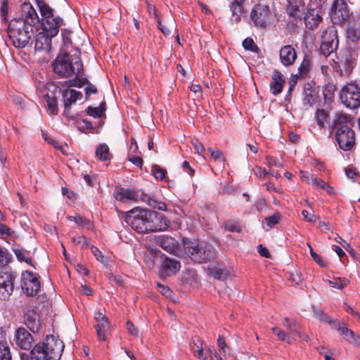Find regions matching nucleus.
Returning a JSON list of instances; mask_svg holds the SVG:
<instances>
[{
  "instance_id": "1",
  "label": "nucleus",
  "mask_w": 360,
  "mask_h": 360,
  "mask_svg": "<svg viewBox=\"0 0 360 360\" xmlns=\"http://www.w3.org/2000/svg\"><path fill=\"white\" fill-rule=\"evenodd\" d=\"M39 23V18L32 4H22L20 17L11 20L8 27V36L13 45L22 49L32 43Z\"/></svg>"
},
{
  "instance_id": "2",
  "label": "nucleus",
  "mask_w": 360,
  "mask_h": 360,
  "mask_svg": "<svg viewBox=\"0 0 360 360\" xmlns=\"http://www.w3.org/2000/svg\"><path fill=\"white\" fill-rule=\"evenodd\" d=\"M126 222L140 233L164 231L168 226V221L163 214L139 208H134L128 212Z\"/></svg>"
},
{
  "instance_id": "3",
  "label": "nucleus",
  "mask_w": 360,
  "mask_h": 360,
  "mask_svg": "<svg viewBox=\"0 0 360 360\" xmlns=\"http://www.w3.org/2000/svg\"><path fill=\"white\" fill-rule=\"evenodd\" d=\"M64 345L53 335H47L42 342L38 343L30 353H22L20 360H59Z\"/></svg>"
},
{
  "instance_id": "4",
  "label": "nucleus",
  "mask_w": 360,
  "mask_h": 360,
  "mask_svg": "<svg viewBox=\"0 0 360 360\" xmlns=\"http://www.w3.org/2000/svg\"><path fill=\"white\" fill-rule=\"evenodd\" d=\"M332 127L335 131V140L339 148L344 151L352 150L355 147V133L350 127L349 117L345 113H336Z\"/></svg>"
},
{
  "instance_id": "5",
  "label": "nucleus",
  "mask_w": 360,
  "mask_h": 360,
  "mask_svg": "<svg viewBox=\"0 0 360 360\" xmlns=\"http://www.w3.org/2000/svg\"><path fill=\"white\" fill-rule=\"evenodd\" d=\"M54 72L61 77L79 75L83 70L81 58L77 54H59L53 63Z\"/></svg>"
},
{
  "instance_id": "6",
  "label": "nucleus",
  "mask_w": 360,
  "mask_h": 360,
  "mask_svg": "<svg viewBox=\"0 0 360 360\" xmlns=\"http://www.w3.org/2000/svg\"><path fill=\"white\" fill-rule=\"evenodd\" d=\"M40 13L41 14V27L51 37H56L60 27L64 25L63 20L53 15V10L43 1L38 2Z\"/></svg>"
},
{
  "instance_id": "7",
  "label": "nucleus",
  "mask_w": 360,
  "mask_h": 360,
  "mask_svg": "<svg viewBox=\"0 0 360 360\" xmlns=\"http://www.w3.org/2000/svg\"><path fill=\"white\" fill-rule=\"evenodd\" d=\"M184 247L188 256L198 263L210 262L215 257V249L211 245L196 244L184 240Z\"/></svg>"
},
{
  "instance_id": "8",
  "label": "nucleus",
  "mask_w": 360,
  "mask_h": 360,
  "mask_svg": "<svg viewBox=\"0 0 360 360\" xmlns=\"http://www.w3.org/2000/svg\"><path fill=\"white\" fill-rule=\"evenodd\" d=\"M336 60L331 58L329 64L333 70L339 75H349L354 66V59L352 53L345 50L340 53L339 56L335 55Z\"/></svg>"
},
{
  "instance_id": "9",
  "label": "nucleus",
  "mask_w": 360,
  "mask_h": 360,
  "mask_svg": "<svg viewBox=\"0 0 360 360\" xmlns=\"http://www.w3.org/2000/svg\"><path fill=\"white\" fill-rule=\"evenodd\" d=\"M341 102L348 108L356 109L360 106V86L356 82L347 83L341 90Z\"/></svg>"
},
{
  "instance_id": "10",
  "label": "nucleus",
  "mask_w": 360,
  "mask_h": 360,
  "mask_svg": "<svg viewBox=\"0 0 360 360\" xmlns=\"http://www.w3.org/2000/svg\"><path fill=\"white\" fill-rule=\"evenodd\" d=\"M338 46V31L335 26L331 25L323 32L320 53L327 57L333 53Z\"/></svg>"
},
{
  "instance_id": "11",
  "label": "nucleus",
  "mask_w": 360,
  "mask_h": 360,
  "mask_svg": "<svg viewBox=\"0 0 360 360\" xmlns=\"http://www.w3.org/2000/svg\"><path fill=\"white\" fill-rule=\"evenodd\" d=\"M282 326L287 329V332L279 327H274L271 328L273 333L277 336L278 340L291 344L292 342V337L293 335H297L298 337H302L301 331L299 329L300 326L295 320L285 317L283 319Z\"/></svg>"
},
{
  "instance_id": "12",
  "label": "nucleus",
  "mask_w": 360,
  "mask_h": 360,
  "mask_svg": "<svg viewBox=\"0 0 360 360\" xmlns=\"http://www.w3.org/2000/svg\"><path fill=\"white\" fill-rule=\"evenodd\" d=\"M271 11L268 6L264 4H256L250 13V18L255 26L265 27L271 18Z\"/></svg>"
},
{
  "instance_id": "13",
  "label": "nucleus",
  "mask_w": 360,
  "mask_h": 360,
  "mask_svg": "<svg viewBox=\"0 0 360 360\" xmlns=\"http://www.w3.org/2000/svg\"><path fill=\"white\" fill-rule=\"evenodd\" d=\"M21 288L27 296L36 295L40 289L38 278L31 271H24L21 275Z\"/></svg>"
},
{
  "instance_id": "14",
  "label": "nucleus",
  "mask_w": 360,
  "mask_h": 360,
  "mask_svg": "<svg viewBox=\"0 0 360 360\" xmlns=\"http://www.w3.org/2000/svg\"><path fill=\"white\" fill-rule=\"evenodd\" d=\"M350 15L349 10L345 0H335L332 6L330 18L334 24L344 23Z\"/></svg>"
},
{
  "instance_id": "15",
  "label": "nucleus",
  "mask_w": 360,
  "mask_h": 360,
  "mask_svg": "<svg viewBox=\"0 0 360 360\" xmlns=\"http://www.w3.org/2000/svg\"><path fill=\"white\" fill-rule=\"evenodd\" d=\"M15 276L11 271L0 272V299L8 300L13 292Z\"/></svg>"
},
{
  "instance_id": "16",
  "label": "nucleus",
  "mask_w": 360,
  "mask_h": 360,
  "mask_svg": "<svg viewBox=\"0 0 360 360\" xmlns=\"http://www.w3.org/2000/svg\"><path fill=\"white\" fill-rule=\"evenodd\" d=\"M14 341L18 347L28 350L32 345L34 338L25 328L20 327L15 332Z\"/></svg>"
},
{
  "instance_id": "17",
  "label": "nucleus",
  "mask_w": 360,
  "mask_h": 360,
  "mask_svg": "<svg viewBox=\"0 0 360 360\" xmlns=\"http://www.w3.org/2000/svg\"><path fill=\"white\" fill-rule=\"evenodd\" d=\"M23 323L33 333L38 332L41 328L39 314L35 309L30 307L25 309Z\"/></svg>"
},
{
  "instance_id": "18",
  "label": "nucleus",
  "mask_w": 360,
  "mask_h": 360,
  "mask_svg": "<svg viewBox=\"0 0 360 360\" xmlns=\"http://www.w3.org/2000/svg\"><path fill=\"white\" fill-rule=\"evenodd\" d=\"M62 96L65 108L64 115L69 117L71 105L75 103L77 100H80L82 98V94L80 91L68 88L62 91Z\"/></svg>"
},
{
  "instance_id": "19",
  "label": "nucleus",
  "mask_w": 360,
  "mask_h": 360,
  "mask_svg": "<svg viewBox=\"0 0 360 360\" xmlns=\"http://www.w3.org/2000/svg\"><path fill=\"white\" fill-rule=\"evenodd\" d=\"M181 268L180 262L174 258L165 256L160 266V275L162 276H171L176 274Z\"/></svg>"
},
{
  "instance_id": "20",
  "label": "nucleus",
  "mask_w": 360,
  "mask_h": 360,
  "mask_svg": "<svg viewBox=\"0 0 360 360\" xmlns=\"http://www.w3.org/2000/svg\"><path fill=\"white\" fill-rule=\"evenodd\" d=\"M279 56L281 62L284 66H290L296 60L297 52L291 45H285L281 49Z\"/></svg>"
},
{
  "instance_id": "21",
  "label": "nucleus",
  "mask_w": 360,
  "mask_h": 360,
  "mask_svg": "<svg viewBox=\"0 0 360 360\" xmlns=\"http://www.w3.org/2000/svg\"><path fill=\"white\" fill-rule=\"evenodd\" d=\"M352 20L347 30V37L349 40L356 42L360 39V12L352 16Z\"/></svg>"
},
{
  "instance_id": "22",
  "label": "nucleus",
  "mask_w": 360,
  "mask_h": 360,
  "mask_svg": "<svg viewBox=\"0 0 360 360\" xmlns=\"http://www.w3.org/2000/svg\"><path fill=\"white\" fill-rule=\"evenodd\" d=\"M303 18L306 27L310 30L316 28L322 20L321 11L316 9H309Z\"/></svg>"
},
{
  "instance_id": "23",
  "label": "nucleus",
  "mask_w": 360,
  "mask_h": 360,
  "mask_svg": "<svg viewBox=\"0 0 360 360\" xmlns=\"http://www.w3.org/2000/svg\"><path fill=\"white\" fill-rule=\"evenodd\" d=\"M51 37L46 32L42 30L35 35L34 37V48L37 51H49L51 45Z\"/></svg>"
},
{
  "instance_id": "24",
  "label": "nucleus",
  "mask_w": 360,
  "mask_h": 360,
  "mask_svg": "<svg viewBox=\"0 0 360 360\" xmlns=\"http://www.w3.org/2000/svg\"><path fill=\"white\" fill-rule=\"evenodd\" d=\"M271 79L270 84L271 91L274 95H278L282 91L285 83L283 75L280 71L275 69L272 72Z\"/></svg>"
},
{
  "instance_id": "25",
  "label": "nucleus",
  "mask_w": 360,
  "mask_h": 360,
  "mask_svg": "<svg viewBox=\"0 0 360 360\" xmlns=\"http://www.w3.org/2000/svg\"><path fill=\"white\" fill-rule=\"evenodd\" d=\"M114 196L117 200L125 202L128 200H136L137 194L135 191L129 189L120 188L114 193Z\"/></svg>"
},
{
  "instance_id": "26",
  "label": "nucleus",
  "mask_w": 360,
  "mask_h": 360,
  "mask_svg": "<svg viewBox=\"0 0 360 360\" xmlns=\"http://www.w3.org/2000/svg\"><path fill=\"white\" fill-rule=\"evenodd\" d=\"M95 155L102 162L110 161L112 158V155L110 153L109 147L106 143H100L96 146Z\"/></svg>"
},
{
  "instance_id": "27",
  "label": "nucleus",
  "mask_w": 360,
  "mask_h": 360,
  "mask_svg": "<svg viewBox=\"0 0 360 360\" xmlns=\"http://www.w3.org/2000/svg\"><path fill=\"white\" fill-rule=\"evenodd\" d=\"M160 247L171 254H175L177 250V243L174 238L169 236H165L160 241Z\"/></svg>"
},
{
  "instance_id": "28",
  "label": "nucleus",
  "mask_w": 360,
  "mask_h": 360,
  "mask_svg": "<svg viewBox=\"0 0 360 360\" xmlns=\"http://www.w3.org/2000/svg\"><path fill=\"white\" fill-rule=\"evenodd\" d=\"M243 1H234L230 5V9L231 11V21L234 22H238L240 21V17L243 13V8L242 6Z\"/></svg>"
},
{
  "instance_id": "29",
  "label": "nucleus",
  "mask_w": 360,
  "mask_h": 360,
  "mask_svg": "<svg viewBox=\"0 0 360 360\" xmlns=\"http://www.w3.org/2000/svg\"><path fill=\"white\" fill-rule=\"evenodd\" d=\"M335 328L340 331V335L347 342L350 343H357L359 337L356 335L352 330L348 329L346 327H341L339 322H338L337 327Z\"/></svg>"
},
{
  "instance_id": "30",
  "label": "nucleus",
  "mask_w": 360,
  "mask_h": 360,
  "mask_svg": "<svg viewBox=\"0 0 360 360\" xmlns=\"http://www.w3.org/2000/svg\"><path fill=\"white\" fill-rule=\"evenodd\" d=\"M316 120L320 129H326L327 125H329V114L323 109H318L316 112Z\"/></svg>"
},
{
  "instance_id": "31",
  "label": "nucleus",
  "mask_w": 360,
  "mask_h": 360,
  "mask_svg": "<svg viewBox=\"0 0 360 360\" xmlns=\"http://www.w3.org/2000/svg\"><path fill=\"white\" fill-rule=\"evenodd\" d=\"M209 274L212 276L214 278L218 280H224L229 275V272L224 266L223 267H217L214 266L212 268H209L208 269Z\"/></svg>"
},
{
  "instance_id": "32",
  "label": "nucleus",
  "mask_w": 360,
  "mask_h": 360,
  "mask_svg": "<svg viewBox=\"0 0 360 360\" xmlns=\"http://www.w3.org/2000/svg\"><path fill=\"white\" fill-rule=\"evenodd\" d=\"M208 151L210 153L211 158L218 164L222 165L223 166L226 162V158L220 150L216 147H210Z\"/></svg>"
},
{
  "instance_id": "33",
  "label": "nucleus",
  "mask_w": 360,
  "mask_h": 360,
  "mask_svg": "<svg viewBox=\"0 0 360 360\" xmlns=\"http://www.w3.org/2000/svg\"><path fill=\"white\" fill-rule=\"evenodd\" d=\"M95 328L99 340H105L106 334L110 330V323L108 321L96 323Z\"/></svg>"
},
{
  "instance_id": "34",
  "label": "nucleus",
  "mask_w": 360,
  "mask_h": 360,
  "mask_svg": "<svg viewBox=\"0 0 360 360\" xmlns=\"http://www.w3.org/2000/svg\"><path fill=\"white\" fill-rule=\"evenodd\" d=\"M105 110V102H102L98 107L89 106L86 111L89 115L99 118L103 116Z\"/></svg>"
},
{
  "instance_id": "35",
  "label": "nucleus",
  "mask_w": 360,
  "mask_h": 360,
  "mask_svg": "<svg viewBox=\"0 0 360 360\" xmlns=\"http://www.w3.org/2000/svg\"><path fill=\"white\" fill-rule=\"evenodd\" d=\"M327 282L330 287L340 290L346 287L349 283L348 279L340 277H335L333 280H328Z\"/></svg>"
},
{
  "instance_id": "36",
  "label": "nucleus",
  "mask_w": 360,
  "mask_h": 360,
  "mask_svg": "<svg viewBox=\"0 0 360 360\" xmlns=\"http://www.w3.org/2000/svg\"><path fill=\"white\" fill-rule=\"evenodd\" d=\"M45 100L47 103L48 110L51 115H56L58 112L57 99L55 96H51L48 94L45 96Z\"/></svg>"
},
{
  "instance_id": "37",
  "label": "nucleus",
  "mask_w": 360,
  "mask_h": 360,
  "mask_svg": "<svg viewBox=\"0 0 360 360\" xmlns=\"http://www.w3.org/2000/svg\"><path fill=\"white\" fill-rule=\"evenodd\" d=\"M151 174L156 180L162 181L165 179L167 171L158 165H153L151 167Z\"/></svg>"
},
{
  "instance_id": "38",
  "label": "nucleus",
  "mask_w": 360,
  "mask_h": 360,
  "mask_svg": "<svg viewBox=\"0 0 360 360\" xmlns=\"http://www.w3.org/2000/svg\"><path fill=\"white\" fill-rule=\"evenodd\" d=\"M316 317L318 318L321 321L328 322L332 328H336L338 325V321L335 320H332L330 316L325 314L321 310H317L314 311Z\"/></svg>"
},
{
  "instance_id": "39",
  "label": "nucleus",
  "mask_w": 360,
  "mask_h": 360,
  "mask_svg": "<svg viewBox=\"0 0 360 360\" xmlns=\"http://www.w3.org/2000/svg\"><path fill=\"white\" fill-rule=\"evenodd\" d=\"M11 353L6 342H0V360H11Z\"/></svg>"
},
{
  "instance_id": "40",
  "label": "nucleus",
  "mask_w": 360,
  "mask_h": 360,
  "mask_svg": "<svg viewBox=\"0 0 360 360\" xmlns=\"http://www.w3.org/2000/svg\"><path fill=\"white\" fill-rule=\"evenodd\" d=\"M13 252L20 262H25L27 264H31L32 258L29 256V253L22 249H13Z\"/></svg>"
},
{
  "instance_id": "41",
  "label": "nucleus",
  "mask_w": 360,
  "mask_h": 360,
  "mask_svg": "<svg viewBox=\"0 0 360 360\" xmlns=\"http://www.w3.org/2000/svg\"><path fill=\"white\" fill-rule=\"evenodd\" d=\"M288 12L292 17L301 19L304 13L300 10L299 6L290 3L288 7Z\"/></svg>"
},
{
  "instance_id": "42",
  "label": "nucleus",
  "mask_w": 360,
  "mask_h": 360,
  "mask_svg": "<svg viewBox=\"0 0 360 360\" xmlns=\"http://www.w3.org/2000/svg\"><path fill=\"white\" fill-rule=\"evenodd\" d=\"M70 219L71 220H74V221L79 226H86L88 229H91L92 228V224L86 218L82 217L81 216H76L70 217Z\"/></svg>"
},
{
  "instance_id": "43",
  "label": "nucleus",
  "mask_w": 360,
  "mask_h": 360,
  "mask_svg": "<svg viewBox=\"0 0 360 360\" xmlns=\"http://www.w3.org/2000/svg\"><path fill=\"white\" fill-rule=\"evenodd\" d=\"M280 221V214H275L270 217H268L265 219V222L267 228H266V231H269L273 228V226L277 224H278Z\"/></svg>"
},
{
  "instance_id": "44",
  "label": "nucleus",
  "mask_w": 360,
  "mask_h": 360,
  "mask_svg": "<svg viewBox=\"0 0 360 360\" xmlns=\"http://www.w3.org/2000/svg\"><path fill=\"white\" fill-rule=\"evenodd\" d=\"M307 246L309 248V252L311 257L321 267H325L326 266V262L323 259V257L315 252L310 245V243H307Z\"/></svg>"
},
{
  "instance_id": "45",
  "label": "nucleus",
  "mask_w": 360,
  "mask_h": 360,
  "mask_svg": "<svg viewBox=\"0 0 360 360\" xmlns=\"http://www.w3.org/2000/svg\"><path fill=\"white\" fill-rule=\"evenodd\" d=\"M243 46L245 50L251 51L253 52H258L259 48L255 44L252 38H246L243 41Z\"/></svg>"
},
{
  "instance_id": "46",
  "label": "nucleus",
  "mask_w": 360,
  "mask_h": 360,
  "mask_svg": "<svg viewBox=\"0 0 360 360\" xmlns=\"http://www.w3.org/2000/svg\"><path fill=\"white\" fill-rule=\"evenodd\" d=\"M217 346L219 352L223 355H225L229 350V347L226 345L224 338L222 335H219L218 337Z\"/></svg>"
},
{
  "instance_id": "47",
  "label": "nucleus",
  "mask_w": 360,
  "mask_h": 360,
  "mask_svg": "<svg viewBox=\"0 0 360 360\" xmlns=\"http://www.w3.org/2000/svg\"><path fill=\"white\" fill-rule=\"evenodd\" d=\"M304 97L303 98L302 103L304 105L311 106L314 101L312 91L310 89H304Z\"/></svg>"
},
{
  "instance_id": "48",
  "label": "nucleus",
  "mask_w": 360,
  "mask_h": 360,
  "mask_svg": "<svg viewBox=\"0 0 360 360\" xmlns=\"http://www.w3.org/2000/svg\"><path fill=\"white\" fill-rule=\"evenodd\" d=\"M224 229L232 233H240L241 231L239 224L236 221H226L224 223Z\"/></svg>"
},
{
  "instance_id": "49",
  "label": "nucleus",
  "mask_w": 360,
  "mask_h": 360,
  "mask_svg": "<svg viewBox=\"0 0 360 360\" xmlns=\"http://www.w3.org/2000/svg\"><path fill=\"white\" fill-rule=\"evenodd\" d=\"M148 205L160 210H165L167 208V205L165 202H158L151 198H148Z\"/></svg>"
},
{
  "instance_id": "50",
  "label": "nucleus",
  "mask_w": 360,
  "mask_h": 360,
  "mask_svg": "<svg viewBox=\"0 0 360 360\" xmlns=\"http://www.w3.org/2000/svg\"><path fill=\"white\" fill-rule=\"evenodd\" d=\"M9 261L8 254L6 251L0 248V269L6 266Z\"/></svg>"
},
{
  "instance_id": "51",
  "label": "nucleus",
  "mask_w": 360,
  "mask_h": 360,
  "mask_svg": "<svg viewBox=\"0 0 360 360\" xmlns=\"http://www.w3.org/2000/svg\"><path fill=\"white\" fill-rule=\"evenodd\" d=\"M302 215L304 219L309 223H314L316 221V217L313 212H309L307 210H302Z\"/></svg>"
},
{
  "instance_id": "52",
  "label": "nucleus",
  "mask_w": 360,
  "mask_h": 360,
  "mask_svg": "<svg viewBox=\"0 0 360 360\" xmlns=\"http://www.w3.org/2000/svg\"><path fill=\"white\" fill-rule=\"evenodd\" d=\"M192 145L198 155H203L204 153L205 152V148L200 142H199L197 139L193 140Z\"/></svg>"
},
{
  "instance_id": "53",
  "label": "nucleus",
  "mask_w": 360,
  "mask_h": 360,
  "mask_svg": "<svg viewBox=\"0 0 360 360\" xmlns=\"http://www.w3.org/2000/svg\"><path fill=\"white\" fill-rule=\"evenodd\" d=\"M309 70V62L308 60H303L301 65L299 68V73L301 76L307 75Z\"/></svg>"
},
{
  "instance_id": "54",
  "label": "nucleus",
  "mask_w": 360,
  "mask_h": 360,
  "mask_svg": "<svg viewBox=\"0 0 360 360\" xmlns=\"http://www.w3.org/2000/svg\"><path fill=\"white\" fill-rule=\"evenodd\" d=\"M86 82L88 86L85 88V97L86 99H88L91 94H96L98 92V90L96 87L90 82H89L88 80H86Z\"/></svg>"
},
{
  "instance_id": "55",
  "label": "nucleus",
  "mask_w": 360,
  "mask_h": 360,
  "mask_svg": "<svg viewBox=\"0 0 360 360\" xmlns=\"http://www.w3.org/2000/svg\"><path fill=\"white\" fill-rule=\"evenodd\" d=\"M42 136L44 139V140L48 142L49 143L51 144L55 148L60 149L62 150V146L60 144L59 142L54 140L53 139L48 136L46 134L42 133Z\"/></svg>"
},
{
  "instance_id": "56",
  "label": "nucleus",
  "mask_w": 360,
  "mask_h": 360,
  "mask_svg": "<svg viewBox=\"0 0 360 360\" xmlns=\"http://www.w3.org/2000/svg\"><path fill=\"white\" fill-rule=\"evenodd\" d=\"M157 288H158V291L161 294H162L163 295H165L166 297H169L172 294V291L170 290V289L167 286H165V285H164L162 284H160V283H158L157 284Z\"/></svg>"
},
{
  "instance_id": "57",
  "label": "nucleus",
  "mask_w": 360,
  "mask_h": 360,
  "mask_svg": "<svg viewBox=\"0 0 360 360\" xmlns=\"http://www.w3.org/2000/svg\"><path fill=\"white\" fill-rule=\"evenodd\" d=\"M255 174L259 177H264L267 174H270V169L266 170V169H263L260 167H256L254 169Z\"/></svg>"
},
{
  "instance_id": "58",
  "label": "nucleus",
  "mask_w": 360,
  "mask_h": 360,
  "mask_svg": "<svg viewBox=\"0 0 360 360\" xmlns=\"http://www.w3.org/2000/svg\"><path fill=\"white\" fill-rule=\"evenodd\" d=\"M300 174H301V179L303 181H304L307 184H311L313 179L314 177L313 175L310 174L307 172H304V171H301Z\"/></svg>"
},
{
  "instance_id": "59",
  "label": "nucleus",
  "mask_w": 360,
  "mask_h": 360,
  "mask_svg": "<svg viewBox=\"0 0 360 360\" xmlns=\"http://www.w3.org/2000/svg\"><path fill=\"white\" fill-rule=\"evenodd\" d=\"M0 235L2 238H6L11 235V230L6 224L0 223Z\"/></svg>"
},
{
  "instance_id": "60",
  "label": "nucleus",
  "mask_w": 360,
  "mask_h": 360,
  "mask_svg": "<svg viewBox=\"0 0 360 360\" xmlns=\"http://www.w3.org/2000/svg\"><path fill=\"white\" fill-rule=\"evenodd\" d=\"M86 79L84 80L81 79H72L68 81V86H76V87H82L84 84H86Z\"/></svg>"
},
{
  "instance_id": "61",
  "label": "nucleus",
  "mask_w": 360,
  "mask_h": 360,
  "mask_svg": "<svg viewBox=\"0 0 360 360\" xmlns=\"http://www.w3.org/2000/svg\"><path fill=\"white\" fill-rule=\"evenodd\" d=\"M314 187L316 188H325V186H326V183L323 181L322 179L314 177L313 181L311 184Z\"/></svg>"
},
{
  "instance_id": "62",
  "label": "nucleus",
  "mask_w": 360,
  "mask_h": 360,
  "mask_svg": "<svg viewBox=\"0 0 360 360\" xmlns=\"http://www.w3.org/2000/svg\"><path fill=\"white\" fill-rule=\"evenodd\" d=\"M129 160L136 167H139L141 169L142 168L143 161L141 158L139 156H132L129 158Z\"/></svg>"
},
{
  "instance_id": "63",
  "label": "nucleus",
  "mask_w": 360,
  "mask_h": 360,
  "mask_svg": "<svg viewBox=\"0 0 360 360\" xmlns=\"http://www.w3.org/2000/svg\"><path fill=\"white\" fill-rule=\"evenodd\" d=\"M127 328L130 334L134 336H138L139 330L131 321H127Z\"/></svg>"
},
{
  "instance_id": "64",
  "label": "nucleus",
  "mask_w": 360,
  "mask_h": 360,
  "mask_svg": "<svg viewBox=\"0 0 360 360\" xmlns=\"http://www.w3.org/2000/svg\"><path fill=\"white\" fill-rule=\"evenodd\" d=\"M91 252L94 254V255L96 257L97 260H98L101 262H103L104 257H103L102 252L97 248L92 246Z\"/></svg>"
}]
</instances>
